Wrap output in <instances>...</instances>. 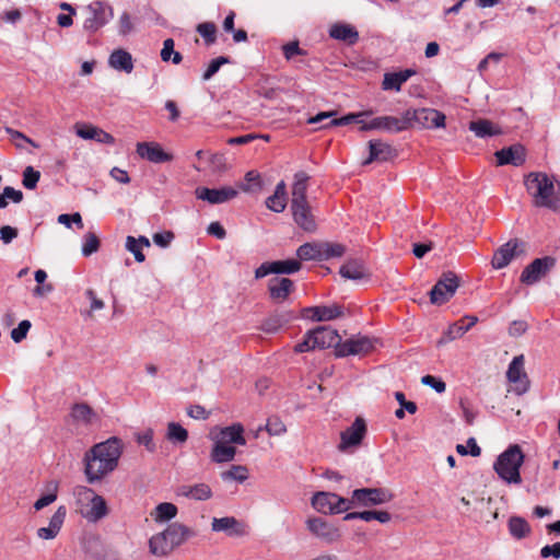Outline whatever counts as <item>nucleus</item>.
Here are the masks:
<instances>
[{
  "instance_id": "obj_31",
  "label": "nucleus",
  "mask_w": 560,
  "mask_h": 560,
  "mask_svg": "<svg viewBox=\"0 0 560 560\" xmlns=\"http://www.w3.org/2000/svg\"><path fill=\"white\" fill-rule=\"evenodd\" d=\"M370 154L369 158L363 162L364 165L370 164L374 161L385 162L393 156V149L388 143L381 140H371L369 142Z\"/></svg>"
},
{
  "instance_id": "obj_45",
  "label": "nucleus",
  "mask_w": 560,
  "mask_h": 560,
  "mask_svg": "<svg viewBox=\"0 0 560 560\" xmlns=\"http://www.w3.org/2000/svg\"><path fill=\"white\" fill-rule=\"evenodd\" d=\"M273 273L292 275L301 269V262L295 259L272 261Z\"/></svg>"
},
{
  "instance_id": "obj_11",
  "label": "nucleus",
  "mask_w": 560,
  "mask_h": 560,
  "mask_svg": "<svg viewBox=\"0 0 560 560\" xmlns=\"http://www.w3.org/2000/svg\"><path fill=\"white\" fill-rule=\"evenodd\" d=\"M366 432L365 420L361 417H357L352 424L340 433L338 450L340 452H347L352 447H358L362 443Z\"/></svg>"
},
{
  "instance_id": "obj_63",
  "label": "nucleus",
  "mask_w": 560,
  "mask_h": 560,
  "mask_svg": "<svg viewBox=\"0 0 560 560\" xmlns=\"http://www.w3.org/2000/svg\"><path fill=\"white\" fill-rule=\"evenodd\" d=\"M133 30V24L131 22L130 14L128 12H124L118 22V32L120 35H127Z\"/></svg>"
},
{
  "instance_id": "obj_12",
  "label": "nucleus",
  "mask_w": 560,
  "mask_h": 560,
  "mask_svg": "<svg viewBox=\"0 0 560 560\" xmlns=\"http://www.w3.org/2000/svg\"><path fill=\"white\" fill-rule=\"evenodd\" d=\"M508 381L514 384L513 392L521 396L528 392L529 380L524 370V357H514L506 371Z\"/></svg>"
},
{
  "instance_id": "obj_6",
  "label": "nucleus",
  "mask_w": 560,
  "mask_h": 560,
  "mask_svg": "<svg viewBox=\"0 0 560 560\" xmlns=\"http://www.w3.org/2000/svg\"><path fill=\"white\" fill-rule=\"evenodd\" d=\"M74 495L79 501H90L91 506L84 517L92 522H97L108 514V508L105 499L96 494L91 488L78 486L74 488Z\"/></svg>"
},
{
  "instance_id": "obj_55",
  "label": "nucleus",
  "mask_w": 560,
  "mask_h": 560,
  "mask_svg": "<svg viewBox=\"0 0 560 560\" xmlns=\"http://www.w3.org/2000/svg\"><path fill=\"white\" fill-rule=\"evenodd\" d=\"M231 167V163L225 154H212V173H223Z\"/></svg>"
},
{
  "instance_id": "obj_59",
  "label": "nucleus",
  "mask_w": 560,
  "mask_h": 560,
  "mask_svg": "<svg viewBox=\"0 0 560 560\" xmlns=\"http://www.w3.org/2000/svg\"><path fill=\"white\" fill-rule=\"evenodd\" d=\"M58 222L66 225L67 228H71V224H77L78 229H83L82 217L79 212H74L72 214L63 213L58 217Z\"/></svg>"
},
{
  "instance_id": "obj_24",
  "label": "nucleus",
  "mask_w": 560,
  "mask_h": 560,
  "mask_svg": "<svg viewBox=\"0 0 560 560\" xmlns=\"http://www.w3.org/2000/svg\"><path fill=\"white\" fill-rule=\"evenodd\" d=\"M370 127L374 128V130L399 132L407 129V120H405V115L401 118L394 116H381L371 119Z\"/></svg>"
},
{
  "instance_id": "obj_27",
  "label": "nucleus",
  "mask_w": 560,
  "mask_h": 560,
  "mask_svg": "<svg viewBox=\"0 0 560 560\" xmlns=\"http://www.w3.org/2000/svg\"><path fill=\"white\" fill-rule=\"evenodd\" d=\"M217 440L231 445L244 446L246 444L244 427L241 423H233L232 425L222 428L217 435Z\"/></svg>"
},
{
  "instance_id": "obj_32",
  "label": "nucleus",
  "mask_w": 560,
  "mask_h": 560,
  "mask_svg": "<svg viewBox=\"0 0 560 560\" xmlns=\"http://www.w3.org/2000/svg\"><path fill=\"white\" fill-rule=\"evenodd\" d=\"M108 65L113 69L124 71L126 73H130L133 70L131 54L121 48L116 49L110 54L108 58Z\"/></svg>"
},
{
  "instance_id": "obj_7",
  "label": "nucleus",
  "mask_w": 560,
  "mask_h": 560,
  "mask_svg": "<svg viewBox=\"0 0 560 560\" xmlns=\"http://www.w3.org/2000/svg\"><path fill=\"white\" fill-rule=\"evenodd\" d=\"M377 339L365 335H354L336 348V357L343 358L348 355H365L375 348Z\"/></svg>"
},
{
  "instance_id": "obj_4",
  "label": "nucleus",
  "mask_w": 560,
  "mask_h": 560,
  "mask_svg": "<svg viewBox=\"0 0 560 560\" xmlns=\"http://www.w3.org/2000/svg\"><path fill=\"white\" fill-rule=\"evenodd\" d=\"M312 506L323 514H339L352 508V502L332 492H317L312 498Z\"/></svg>"
},
{
  "instance_id": "obj_36",
  "label": "nucleus",
  "mask_w": 560,
  "mask_h": 560,
  "mask_svg": "<svg viewBox=\"0 0 560 560\" xmlns=\"http://www.w3.org/2000/svg\"><path fill=\"white\" fill-rule=\"evenodd\" d=\"M308 175L301 171L295 173L294 183L292 186V200L291 202H306V190H307V180Z\"/></svg>"
},
{
  "instance_id": "obj_49",
  "label": "nucleus",
  "mask_w": 560,
  "mask_h": 560,
  "mask_svg": "<svg viewBox=\"0 0 560 560\" xmlns=\"http://www.w3.org/2000/svg\"><path fill=\"white\" fill-rule=\"evenodd\" d=\"M101 246L100 238L94 232H88L84 235V242L82 245V255L84 257H89L92 254L96 253Z\"/></svg>"
},
{
  "instance_id": "obj_10",
  "label": "nucleus",
  "mask_w": 560,
  "mask_h": 560,
  "mask_svg": "<svg viewBox=\"0 0 560 560\" xmlns=\"http://www.w3.org/2000/svg\"><path fill=\"white\" fill-rule=\"evenodd\" d=\"M393 493L385 488H361L352 492V505L372 506L387 503L393 500Z\"/></svg>"
},
{
  "instance_id": "obj_3",
  "label": "nucleus",
  "mask_w": 560,
  "mask_h": 560,
  "mask_svg": "<svg viewBox=\"0 0 560 560\" xmlns=\"http://www.w3.org/2000/svg\"><path fill=\"white\" fill-rule=\"evenodd\" d=\"M85 15L83 30L94 35L104 27L114 16L112 5L107 1L95 0L83 8Z\"/></svg>"
},
{
  "instance_id": "obj_2",
  "label": "nucleus",
  "mask_w": 560,
  "mask_h": 560,
  "mask_svg": "<svg viewBox=\"0 0 560 560\" xmlns=\"http://www.w3.org/2000/svg\"><path fill=\"white\" fill-rule=\"evenodd\" d=\"M524 462V454L516 444L510 445L501 453L493 464L498 476L508 483H521L520 468Z\"/></svg>"
},
{
  "instance_id": "obj_61",
  "label": "nucleus",
  "mask_w": 560,
  "mask_h": 560,
  "mask_svg": "<svg viewBox=\"0 0 560 560\" xmlns=\"http://www.w3.org/2000/svg\"><path fill=\"white\" fill-rule=\"evenodd\" d=\"M137 442L140 445H143L149 452H153L155 450V445L153 443V431L151 429L137 434Z\"/></svg>"
},
{
  "instance_id": "obj_60",
  "label": "nucleus",
  "mask_w": 560,
  "mask_h": 560,
  "mask_svg": "<svg viewBox=\"0 0 560 560\" xmlns=\"http://www.w3.org/2000/svg\"><path fill=\"white\" fill-rule=\"evenodd\" d=\"M421 382L422 384L433 388L439 394L444 393L446 389V384L442 380L436 378L435 376L432 375H424L421 378Z\"/></svg>"
},
{
  "instance_id": "obj_30",
  "label": "nucleus",
  "mask_w": 560,
  "mask_h": 560,
  "mask_svg": "<svg viewBox=\"0 0 560 560\" xmlns=\"http://www.w3.org/2000/svg\"><path fill=\"white\" fill-rule=\"evenodd\" d=\"M329 36L334 39L353 45L359 39L358 31L350 24L336 23L329 28Z\"/></svg>"
},
{
  "instance_id": "obj_43",
  "label": "nucleus",
  "mask_w": 560,
  "mask_h": 560,
  "mask_svg": "<svg viewBox=\"0 0 560 560\" xmlns=\"http://www.w3.org/2000/svg\"><path fill=\"white\" fill-rule=\"evenodd\" d=\"M238 190L232 186L212 188V205L224 203L237 197Z\"/></svg>"
},
{
  "instance_id": "obj_26",
  "label": "nucleus",
  "mask_w": 560,
  "mask_h": 560,
  "mask_svg": "<svg viewBox=\"0 0 560 560\" xmlns=\"http://www.w3.org/2000/svg\"><path fill=\"white\" fill-rule=\"evenodd\" d=\"M339 273L342 278L353 281H361L370 277V272L361 260L351 259L343 264Z\"/></svg>"
},
{
  "instance_id": "obj_62",
  "label": "nucleus",
  "mask_w": 560,
  "mask_h": 560,
  "mask_svg": "<svg viewBox=\"0 0 560 560\" xmlns=\"http://www.w3.org/2000/svg\"><path fill=\"white\" fill-rule=\"evenodd\" d=\"M315 345L313 342V339H312V334L311 331H307L305 335H304V338L301 342H298L294 347V351L298 352V353H302V352H308V351H312V350H315Z\"/></svg>"
},
{
  "instance_id": "obj_41",
  "label": "nucleus",
  "mask_w": 560,
  "mask_h": 560,
  "mask_svg": "<svg viewBox=\"0 0 560 560\" xmlns=\"http://www.w3.org/2000/svg\"><path fill=\"white\" fill-rule=\"evenodd\" d=\"M296 255L301 260H322V243H305L298 248Z\"/></svg>"
},
{
  "instance_id": "obj_47",
  "label": "nucleus",
  "mask_w": 560,
  "mask_h": 560,
  "mask_svg": "<svg viewBox=\"0 0 560 560\" xmlns=\"http://www.w3.org/2000/svg\"><path fill=\"white\" fill-rule=\"evenodd\" d=\"M167 439L173 443H184L188 439L187 430L177 422L167 425Z\"/></svg>"
},
{
  "instance_id": "obj_14",
  "label": "nucleus",
  "mask_w": 560,
  "mask_h": 560,
  "mask_svg": "<svg viewBox=\"0 0 560 560\" xmlns=\"http://www.w3.org/2000/svg\"><path fill=\"white\" fill-rule=\"evenodd\" d=\"M307 529L326 544H334L341 537L338 527L326 522L322 517H311L306 521Z\"/></svg>"
},
{
  "instance_id": "obj_51",
  "label": "nucleus",
  "mask_w": 560,
  "mask_h": 560,
  "mask_svg": "<svg viewBox=\"0 0 560 560\" xmlns=\"http://www.w3.org/2000/svg\"><path fill=\"white\" fill-rule=\"evenodd\" d=\"M466 334V330L464 328V322L463 319H459L458 322L452 324L447 330L444 332L442 339L439 341V343L448 342L452 340H455L457 338H460Z\"/></svg>"
},
{
  "instance_id": "obj_25",
  "label": "nucleus",
  "mask_w": 560,
  "mask_h": 560,
  "mask_svg": "<svg viewBox=\"0 0 560 560\" xmlns=\"http://www.w3.org/2000/svg\"><path fill=\"white\" fill-rule=\"evenodd\" d=\"M67 510L63 505L59 506L54 515L49 520L47 527H40L37 529V536L42 539H54L65 522Z\"/></svg>"
},
{
  "instance_id": "obj_57",
  "label": "nucleus",
  "mask_w": 560,
  "mask_h": 560,
  "mask_svg": "<svg viewBox=\"0 0 560 560\" xmlns=\"http://www.w3.org/2000/svg\"><path fill=\"white\" fill-rule=\"evenodd\" d=\"M362 520L365 522L378 521L380 523H388L392 518L390 514L386 511H363L361 512Z\"/></svg>"
},
{
  "instance_id": "obj_44",
  "label": "nucleus",
  "mask_w": 560,
  "mask_h": 560,
  "mask_svg": "<svg viewBox=\"0 0 560 560\" xmlns=\"http://www.w3.org/2000/svg\"><path fill=\"white\" fill-rule=\"evenodd\" d=\"M262 187L260 174L256 171H249L245 174V183L241 185V189L245 192H258Z\"/></svg>"
},
{
  "instance_id": "obj_23",
  "label": "nucleus",
  "mask_w": 560,
  "mask_h": 560,
  "mask_svg": "<svg viewBox=\"0 0 560 560\" xmlns=\"http://www.w3.org/2000/svg\"><path fill=\"white\" fill-rule=\"evenodd\" d=\"M307 315L315 322H327L343 315V307L339 304L317 305L306 308Z\"/></svg>"
},
{
  "instance_id": "obj_39",
  "label": "nucleus",
  "mask_w": 560,
  "mask_h": 560,
  "mask_svg": "<svg viewBox=\"0 0 560 560\" xmlns=\"http://www.w3.org/2000/svg\"><path fill=\"white\" fill-rule=\"evenodd\" d=\"M71 417L74 421L91 424L96 418L95 411L85 402L74 404L71 410Z\"/></svg>"
},
{
  "instance_id": "obj_19",
  "label": "nucleus",
  "mask_w": 560,
  "mask_h": 560,
  "mask_svg": "<svg viewBox=\"0 0 560 560\" xmlns=\"http://www.w3.org/2000/svg\"><path fill=\"white\" fill-rule=\"evenodd\" d=\"M291 210L294 222L306 232L316 230V221L312 214L311 207L306 202H291Z\"/></svg>"
},
{
  "instance_id": "obj_18",
  "label": "nucleus",
  "mask_w": 560,
  "mask_h": 560,
  "mask_svg": "<svg viewBox=\"0 0 560 560\" xmlns=\"http://www.w3.org/2000/svg\"><path fill=\"white\" fill-rule=\"evenodd\" d=\"M137 153L140 158L152 163H165L173 160V155L165 152L156 142H139L137 144Z\"/></svg>"
},
{
  "instance_id": "obj_37",
  "label": "nucleus",
  "mask_w": 560,
  "mask_h": 560,
  "mask_svg": "<svg viewBox=\"0 0 560 560\" xmlns=\"http://www.w3.org/2000/svg\"><path fill=\"white\" fill-rule=\"evenodd\" d=\"M220 477L224 482L243 483L248 479L249 471L244 465H232L228 469L221 471Z\"/></svg>"
},
{
  "instance_id": "obj_48",
  "label": "nucleus",
  "mask_w": 560,
  "mask_h": 560,
  "mask_svg": "<svg viewBox=\"0 0 560 560\" xmlns=\"http://www.w3.org/2000/svg\"><path fill=\"white\" fill-rule=\"evenodd\" d=\"M177 514V508L175 504L170 502H163L156 505L155 508V520L156 521H170L174 518Z\"/></svg>"
},
{
  "instance_id": "obj_38",
  "label": "nucleus",
  "mask_w": 560,
  "mask_h": 560,
  "mask_svg": "<svg viewBox=\"0 0 560 560\" xmlns=\"http://www.w3.org/2000/svg\"><path fill=\"white\" fill-rule=\"evenodd\" d=\"M149 548L150 552L154 556H166L174 549L163 532L150 538Z\"/></svg>"
},
{
  "instance_id": "obj_15",
  "label": "nucleus",
  "mask_w": 560,
  "mask_h": 560,
  "mask_svg": "<svg viewBox=\"0 0 560 560\" xmlns=\"http://www.w3.org/2000/svg\"><path fill=\"white\" fill-rule=\"evenodd\" d=\"M523 243L518 240H510L501 245L493 254L491 265L494 269L505 268L513 258L518 256L523 249Z\"/></svg>"
},
{
  "instance_id": "obj_56",
  "label": "nucleus",
  "mask_w": 560,
  "mask_h": 560,
  "mask_svg": "<svg viewBox=\"0 0 560 560\" xmlns=\"http://www.w3.org/2000/svg\"><path fill=\"white\" fill-rule=\"evenodd\" d=\"M126 248L133 254L137 262H143L145 260V256L142 253V247L139 245V242L136 241V237L130 235L127 236Z\"/></svg>"
},
{
  "instance_id": "obj_64",
  "label": "nucleus",
  "mask_w": 560,
  "mask_h": 560,
  "mask_svg": "<svg viewBox=\"0 0 560 560\" xmlns=\"http://www.w3.org/2000/svg\"><path fill=\"white\" fill-rule=\"evenodd\" d=\"M541 558L553 557L555 559L560 558V541L552 545H546L540 549Z\"/></svg>"
},
{
  "instance_id": "obj_1",
  "label": "nucleus",
  "mask_w": 560,
  "mask_h": 560,
  "mask_svg": "<svg viewBox=\"0 0 560 560\" xmlns=\"http://www.w3.org/2000/svg\"><path fill=\"white\" fill-rule=\"evenodd\" d=\"M524 184L535 207L560 211V182L546 173L533 172L525 177Z\"/></svg>"
},
{
  "instance_id": "obj_40",
  "label": "nucleus",
  "mask_w": 560,
  "mask_h": 560,
  "mask_svg": "<svg viewBox=\"0 0 560 560\" xmlns=\"http://www.w3.org/2000/svg\"><path fill=\"white\" fill-rule=\"evenodd\" d=\"M508 525L510 534L516 539H522L530 533V526L523 517L512 516Z\"/></svg>"
},
{
  "instance_id": "obj_28",
  "label": "nucleus",
  "mask_w": 560,
  "mask_h": 560,
  "mask_svg": "<svg viewBox=\"0 0 560 560\" xmlns=\"http://www.w3.org/2000/svg\"><path fill=\"white\" fill-rule=\"evenodd\" d=\"M176 494L190 500L205 501L210 498V487L207 483L180 485Z\"/></svg>"
},
{
  "instance_id": "obj_35",
  "label": "nucleus",
  "mask_w": 560,
  "mask_h": 560,
  "mask_svg": "<svg viewBox=\"0 0 560 560\" xmlns=\"http://www.w3.org/2000/svg\"><path fill=\"white\" fill-rule=\"evenodd\" d=\"M469 130L478 138H487L501 133V129L488 119H478L469 124Z\"/></svg>"
},
{
  "instance_id": "obj_13",
  "label": "nucleus",
  "mask_w": 560,
  "mask_h": 560,
  "mask_svg": "<svg viewBox=\"0 0 560 560\" xmlns=\"http://www.w3.org/2000/svg\"><path fill=\"white\" fill-rule=\"evenodd\" d=\"M555 266V259L550 256L534 259L521 273V282L532 285L538 282Z\"/></svg>"
},
{
  "instance_id": "obj_17",
  "label": "nucleus",
  "mask_w": 560,
  "mask_h": 560,
  "mask_svg": "<svg viewBox=\"0 0 560 560\" xmlns=\"http://www.w3.org/2000/svg\"><path fill=\"white\" fill-rule=\"evenodd\" d=\"M498 165H513L521 166L526 160V150L520 144H513L508 148H503L494 153Z\"/></svg>"
},
{
  "instance_id": "obj_22",
  "label": "nucleus",
  "mask_w": 560,
  "mask_h": 560,
  "mask_svg": "<svg viewBox=\"0 0 560 560\" xmlns=\"http://www.w3.org/2000/svg\"><path fill=\"white\" fill-rule=\"evenodd\" d=\"M212 530L224 532L229 536L241 537L246 534V526L233 516L212 518Z\"/></svg>"
},
{
  "instance_id": "obj_54",
  "label": "nucleus",
  "mask_w": 560,
  "mask_h": 560,
  "mask_svg": "<svg viewBox=\"0 0 560 560\" xmlns=\"http://www.w3.org/2000/svg\"><path fill=\"white\" fill-rule=\"evenodd\" d=\"M31 327H32V324L30 320H27V319L21 320L19 323L18 327H15L11 330L12 340L16 343L23 341L26 338L27 332L31 329Z\"/></svg>"
},
{
  "instance_id": "obj_33",
  "label": "nucleus",
  "mask_w": 560,
  "mask_h": 560,
  "mask_svg": "<svg viewBox=\"0 0 560 560\" xmlns=\"http://www.w3.org/2000/svg\"><path fill=\"white\" fill-rule=\"evenodd\" d=\"M287 206V189L283 180L276 186L273 195L266 199V207L277 213L282 212Z\"/></svg>"
},
{
  "instance_id": "obj_8",
  "label": "nucleus",
  "mask_w": 560,
  "mask_h": 560,
  "mask_svg": "<svg viewBox=\"0 0 560 560\" xmlns=\"http://www.w3.org/2000/svg\"><path fill=\"white\" fill-rule=\"evenodd\" d=\"M88 453L103 458L104 465L109 469H116L122 453V443L120 439L113 436L95 444Z\"/></svg>"
},
{
  "instance_id": "obj_58",
  "label": "nucleus",
  "mask_w": 560,
  "mask_h": 560,
  "mask_svg": "<svg viewBox=\"0 0 560 560\" xmlns=\"http://www.w3.org/2000/svg\"><path fill=\"white\" fill-rule=\"evenodd\" d=\"M265 429L270 435H281L287 431L284 423L277 417L269 418Z\"/></svg>"
},
{
  "instance_id": "obj_46",
  "label": "nucleus",
  "mask_w": 560,
  "mask_h": 560,
  "mask_svg": "<svg viewBox=\"0 0 560 560\" xmlns=\"http://www.w3.org/2000/svg\"><path fill=\"white\" fill-rule=\"evenodd\" d=\"M370 114H371L370 112H360V113L348 114L341 118L330 119L329 122L325 124L323 127L347 126L352 122H363V117H368Z\"/></svg>"
},
{
  "instance_id": "obj_16",
  "label": "nucleus",
  "mask_w": 560,
  "mask_h": 560,
  "mask_svg": "<svg viewBox=\"0 0 560 560\" xmlns=\"http://www.w3.org/2000/svg\"><path fill=\"white\" fill-rule=\"evenodd\" d=\"M310 331L316 349L330 347L336 349L338 345H341V337L338 331L329 326H319Z\"/></svg>"
},
{
  "instance_id": "obj_9",
  "label": "nucleus",
  "mask_w": 560,
  "mask_h": 560,
  "mask_svg": "<svg viewBox=\"0 0 560 560\" xmlns=\"http://www.w3.org/2000/svg\"><path fill=\"white\" fill-rule=\"evenodd\" d=\"M458 288V278L454 272H446L439 279L430 291L432 304L441 305L446 303Z\"/></svg>"
},
{
  "instance_id": "obj_29",
  "label": "nucleus",
  "mask_w": 560,
  "mask_h": 560,
  "mask_svg": "<svg viewBox=\"0 0 560 560\" xmlns=\"http://www.w3.org/2000/svg\"><path fill=\"white\" fill-rule=\"evenodd\" d=\"M77 135L82 139L95 140L100 143H106V144L115 143V138L110 133H108L97 127L91 126V125L78 126Z\"/></svg>"
},
{
  "instance_id": "obj_52",
  "label": "nucleus",
  "mask_w": 560,
  "mask_h": 560,
  "mask_svg": "<svg viewBox=\"0 0 560 560\" xmlns=\"http://www.w3.org/2000/svg\"><path fill=\"white\" fill-rule=\"evenodd\" d=\"M40 178V173L33 166H27L23 171L22 184L26 189H35Z\"/></svg>"
},
{
  "instance_id": "obj_50",
  "label": "nucleus",
  "mask_w": 560,
  "mask_h": 560,
  "mask_svg": "<svg viewBox=\"0 0 560 560\" xmlns=\"http://www.w3.org/2000/svg\"><path fill=\"white\" fill-rule=\"evenodd\" d=\"M404 81L398 72H387L384 74V79L382 82V89L384 91H396L399 92L401 90V85Z\"/></svg>"
},
{
  "instance_id": "obj_21",
  "label": "nucleus",
  "mask_w": 560,
  "mask_h": 560,
  "mask_svg": "<svg viewBox=\"0 0 560 560\" xmlns=\"http://www.w3.org/2000/svg\"><path fill=\"white\" fill-rule=\"evenodd\" d=\"M294 283L289 278H272L269 280L268 290L270 298L276 303L284 302L293 291Z\"/></svg>"
},
{
  "instance_id": "obj_34",
  "label": "nucleus",
  "mask_w": 560,
  "mask_h": 560,
  "mask_svg": "<svg viewBox=\"0 0 560 560\" xmlns=\"http://www.w3.org/2000/svg\"><path fill=\"white\" fill-rule=\"evenodd\" d=\"M236 455V447L234 445L215 440L212 446V462L228 463L232 462Z\"/></svg>"
},
{
  "instance_id": "obj_42",
  "label": "nucleus",
  "mask_w": 560,
  "mask_h": 560,
  "mask_svg": "<svg viewBox=\"0 0 560 560\" xmlns=\"http://www.w3.org/2000/svg\"><path fill=\"white\" fill-rule=\"evenodd\" d=\"M163 533L170 540L171 545L175 548L185 540L188 529L186 526L182 524L173 523L168 525V527L165 530H163Z\"/></svg>"
},
{
  "instance_id": "obj_5",
  "label": "nucleus",
  "mask_w": 560,
  "mask_h": 560,
  "mask_svg": "<svg viewBox=\"0 0 560 560\" xmlns=\"http://www.w3.org/2000/svg\"><path fill=\"white\" fill-rule=\"evenodd\" d=\"M445 115L434 108H418L405 112V120H407V129L417 124L420 127L433 129L445 126Z\"/></svg>"
},
{
  "instance_id": "obj_20",
  "label": "nucleus",
  "mask_w": 560,
  "mask_h": 560,
  "mask_svg": "<svg viewBox=\"0 0 560 560\" xmlns=\"http://www.w3.org/2000/svg\"><path fill=\"white\" fill-rule=\"evenodd\" d=\"M84 462V472L89 483H94L95 481L101 480L104 476L114 470L109 469L107 465H104L103 458L91 455L90 453L85 454Z\"/></svg>"
},
{
  "instance_id": "obj_53",
  "label": "nucleus",
  "mask_w": 560,
  "mask_h": 560,
  "mask_svg": "<svg viewBox=\"0 0 560 560\" xmlns=\"http://www.w3.org/2000/svg\"><path fill=\"white\" fill-rule=\"evenodd\" d=\"M345 253V247L335 243H322V260L334 257H340Z\"/></svg>"
}]
</instances>
